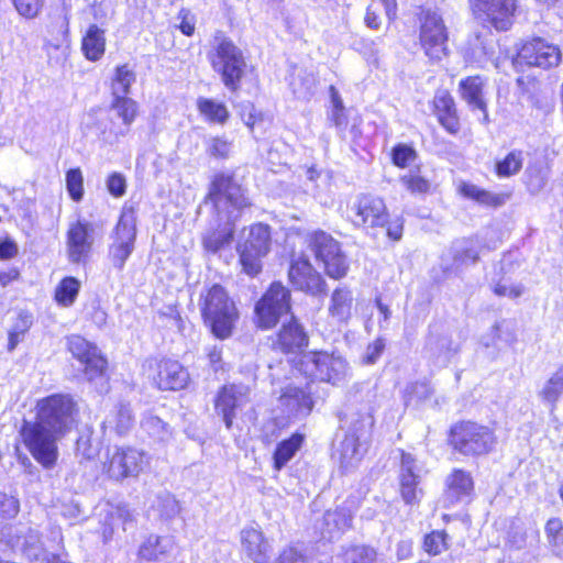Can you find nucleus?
<instances>
[{"label": "nucleus", "mask_w": 563, "mask_h": 563, "mask_svg": "<svg viewBox=\"0 0 563 563\" xmlns=\"http://www.w3.org/2000/svg\"><path fill=\"white\" fill-rule=\"evenodd\" d=\"M485 79L481 76H470L459 84V92L472 111L478 110L483 113V123H488L487 100L485 98Z\"/></svg>", "instance_id": "393cba45"}, {"label": "nucleus", "mask_w": 563, "mask_h": 563, "mask_svg": "<svg viewBox=\"0 0 563 563\" xmlns=\"http://www.w3.org/2000/svg\"><path fill=\"white\" fill-rule=\"evenodd\" d=\"M418 472L416 459L410 453L401 452L399 486L401 498L407 505H418L422 498L423 492L419 487Z\"/></svg>", "instance_id": "4be33fe9"}, {"label": "nucleus", "mask_w": 563, "mask_h": 563, "mask_svg": "<svg viewBox=\"0 0 563 563\" xmlns=\"http://www.w3.org/2000/svg\"><path fill=\"white\" fill-rule=\"evenodd\" d=\"M231 151V144L221 137H213L209 141L208 152L214 157L224 158Z\"/></svg>", "instance_id": "e2e57ef3"}, {"label": "nucleus", "mask_w": 563, "mask_h": 563, "mask_svg": "<svg viewBox=\"0 0 563 563\" xmlns=\"http://www.w3.org/2000/svg\"><path fill=\"white\" fill-rule=\"evenodd\" d=\"M16 545L20 547L29 558L35 560L40 559L42 547L37 531L30 530L29 536L25 537L23 541L18 539Z\"/></svg>", "instance_id": "864d4df0"}, {"label": "nucleus", "mask_w": 563, "mask_h": 563, "mask_svg": "<svg viewBox=\"0 0 563 563\" xmlns=\"http://www.w3.org/2000/svg\"><path fill=\"white\" fill-rule=\"evenodd\" d=\"M419 42L426 56L439 62L446 55L448 33L442 16L432 10L420 14Z\"/></svg>", "instance_id": "9b49d317"}, {"label": "nucleus", "mask_w": 563, "mask_h": 563, "mask_svg": "<svg viewBox=\"0 0 563 563\" xmlns=\"http://www.w3.org/2000/svg\"><path fill=\"white\" fill-rule=\"evenodd\" d=\"M243 553L254 563H267L271 547L263 532L256 528H245L241 531Z\"/></svg>", "instance_id": "a878e982"}, {"label": "nucleus", "mask_w": 563, "mask_h": 563, "mask_svg": "<svg viewBox=\"0 0 563 563\" xmlns=\"http://www.w3.org/2000/svg\"><path fill=\"white\" fill-rule=\"evenodd\" d=\"M159 516L166 519L173 518L179 512V505L176 498L172 495L159 497L158 500Z\"/></svg>", "instance_id": "bf43d9fd"}, {"label": "nucleus", "mask_w": 563, "mask_h": 563, "mask_svg": "<svg viewBox=\"0 0 563 563\" xmlns=\"http://www.w3.org/2000/svg\"><path fill=\"white\" fill-rule=\"evenodd\" d=\"M427 350L432 356L446 363L456 353L457 347L448 335L431 334L427 342Z\"/></svg>", "instance_id": "58836bf2"}, {"label": "nucleus", "mask_w": 563, "mask_h": 563, "mask_svg": "<svg viewBox=\"0 0 563 563\" xmlns=\"http://www.w3.org/2000/svg\"><path fill=\"white\" fill-rule=\"evenodd\" d=\"M316 89V79L313 76H306L298 81L292 82L294 93L300 99H309Z\"/></svg>", "instance_id": "6e6d98bb"}, {"label": "nucleus", "mask_w": 563, "mask_h": 563, "mask_svg": "<svg viewBox=\"0 0 563 563\" xmlns=\"http://www.w3.org/2000/svg\"><path fill=\"white\" fill-rule=\"evenodd\" d=\"M279 402L284 410L295 417L307 416L313 406L312 399L308 393L292 386H287L283 390Z\"/></svg>", "instance_id": "cd10ccee"}, {"label": "nucleus", "mask_w": 563, "mask_h": 563, "mask_svg": "<svg viewBox=\"0 0 563 563\" xmlns=\"http://www.w3.org/2000/svg\"><path fill=\"white\" fill-rule=\"evenodd\" d=\"M209 198L218 211L219 224L216 230L206 232L202 244L206 251L217 253L229 245L233 238L232 222L236 219L234 211L250 205L241 186L227 175L214 177Z\"/></svg>", "instance_id": "f257e3e1"}, {"label": "nucleus", "mask_w": 563, "mask_h": 563, "mask_svg": "<svg viewBox=\"0 0 563 563\" xmlns=\"http://www.w3.org/2000/svg\"><path fill=\"white\" fill-rule=\"evenodd\" d=\"M80 282L75 277H65L55 289V300L63 307H70L79 292Z\"/></svg>", "instance_id": "a19ab883"}, {"label": "nucleus", "mask_w": 563, "mask_h": 563, "mask_svg": "<svg viewBox=\"0 0 563 563\" xmlns=\"http://www.w3.org/2000/svg\"><path fill=\"white\" fill-rule=\"evenodd\" d=\"M423 549L431 555H438L448 549V534L443 530H435L427 534Z\"/></svg>", "instance_id": "49530a36"}, {"label": "nucleus", "mask_w": 563, "mask_h": 563, "mask_svg": "<svg viewBox=\"0 0 563 563\" xmlns=\"http://www.w3.org/2000/svg\"><path fill=\"white\" fill-rule=\"evenodd\" d=\"M22 443L32 457L44 468L51 470L58 460V442L65 434L34 419L24 420L20 430Z\"/></svg>", "instance_id": "7ed1b4c3"}, {"label": "nucleus", "mask_w": 563, "mask_h": 563, "mask_svg": "<svg viewBox=\"0 0 563 563\" xmlns=\"http://www.w3.org/2000/svg\"><path fill=\"white\" fill-rule=\"evenodd\" d=\"M331 109L328 118L340 130H344L347 125V117L343 101L334 86H330Z\"/></svg>", "instance_id": "a18cd8bd"}, {"label": "nucleus", "mask_w": 563, "mask_h": 563, "mask_svg": "<svg viewBox=\"0 0 563 563\" xmlns=\"http://www.w3.org/2000/svg\"><path fill=\"white\" fill-rule=\"evenodd\" d=\"M81 51L88 60H99L106 51L104 30L97 24L89 25L81 40Z\"/></svg>", "instance_id": "473e14b6"}, {"label": "nucleus", "mask_w": 563, "mask_h": 563, "mask_svg": "<svg viewBox=\"0 0 563 563\" xmlns=\"http://www.w3.org/2000/svg\"><path fill=\"white\" fill-rule=\"evenodd\" d=\"M250 390L244 385H227L221 388L216 398L214 408L223 418L225 427H232L233 419L238 417L250 402Z\"/></svg>", "instance_id": "412c9836"}, {"label": "nucleus", "mask_w": 563, "mask_h": 563, "mask_svg": "<svg viewBox=\"0 0 563 563\" xmlns=\"http://www.w3.org/2000/svg\"><path fill=\"white\" fill-rule=\"evenodd\" d=\"M290 362L305 376L334 386L343 383L349 375L347 362L335 353L308 352Z\"/></svg>", "instance_id": "39448f33"}, {"label": "nucleus", "mask_w": 563, "mask_h": 563, "mask_svg": "<svg viewBox=\"0 0 563 563\" xmlns=\"http://www.w3.org/2000/svg\"><path fill=\"white\" fill-rule=\"evenodd\" d=\"M563 394V367L556 371L549 380L544 384L542 389L539 393L540 398L551 405L554 406L559 400L560 396Z\"/></svg>", "instance_id": "79ce46f5"}, {"label": "nucleus", "mask_w": 563, "mask_h": 563, "mask_svg": "<svg viewBox=\"0 0 563 563\" xmlns=\"http://www.w3.org/2000/svg\"><path fill=\"white\" fill-rule=\"evenodd\" d=\"M103 531L104 539H110L117 529L125 531L134 521V515L124 505L107 504L104 508Z\"/></svg>", "instance_id": "c756f323"}, {"label": "nucleus", "mask_w": 563, "mask_h": 563, "mask_svg": "<svg viewBox=\"0 0 563 563\" xmlns=\"http://www.w3.org/2000/svg\"><path fill=\"white\" fill-rule=\"evenodd\" d=\"M473 488L471 475L462 470H455L446 478L445 498L454 504L470 497Z\"/></svg>", "instance_id": "2f4dec72"}, {"label": "nucleus", "mask_w": 563, "mask_h": 563, "mask_svg": "<svg viewBox=\"0 0 563 563\" xmlns=\"http://www.w3.org/2000/svg\"><path fill=\"white\" fill-rule=\"evenodd\" d=\"M560 60L561 52L558 46L542 38H534L521 46L512 64L516 68L522 70L523 66L550 68L558 66Z\"/></svg>", "instance_id": "f3484780"}, {"label": "nucleus", "mask_w": 563, "mask_h": 563, "mask_svg": "<svg viewBox=\"0 0 563 563\" xmlns=\"http://www.w3.org/2000/svg\"><path fill=\"white\" fill-rule=\"evenodd\" d=\"M416 158V152L408 145H398L393 150V162L399 167H406Z\"/></svg>", "instance_id": "13d9d810"}, {"label": "nucleus", "mask_w": 563, "mask_h": 563, "mask_svg": "<svg viewBox=\"0 0 563 563\" xmlns=\"http://www.w3.org/2000/svg\"><path fill=\"white\" fill-rule=\"evenodd\" d=\"M302 441V435L295 433L277 445L274 453V467L276 471H280L294 457L300 449Z\"/></svg>", "instance_id": "4c0bfd02"}, {"label": "nucleus", "mask_w": 563, "mask_h": 563, "mask_svg": "<svg viewBox=\"0 0 563 563\" xmlns=\"http://www.w3.org/2000/svg\"><path fill=\"white\" fill-rule=\"evenodd\" d=\"M180 19L179 29L185 35H192L195 31V16L187 9H181L178 13Z\"/></svg>", "instance_id": "338daca9"}, {"label": "nucleus", "mask_w": 563, "mask_h": 563, "mask_svg": "<svg viewBox=\"0 0 563 563\" xmlns=\"http://www.w3.org/2000/svg\"><path fill=\"white\" fill-rule=\"evenodd\" d=\"M434 109L441 125L451 134L460 130L455 102L452 96L445 91H439L434 97Z\"/></svg>", "instance_id": "c85d7f7f"}, {"label": "nucleus", "mask_w": 563, "mask_h": 563, "mask_svg": "<svg viewBox=\"0 0 563 563\" xmlns=\"http://www.w3.org/2000/svg\"><path fill=\"white\" fill-rule=\"evenodd\" d=\"M388 217L385 201L374 195H358L351 200L347 207V218L357 228H384L388 222Z\"/></svg>", "instance_id": "f8f14e48"}, {"label": "nucleus", "mask_w": 563, "mask_h": 563, "mask_svg": "<svg viewBox=\"0 0 563 563\" xmlns=\"http://www.w3.org/2000/svg\"><path fill=\"white\" fill-rule=\"evenodd\" d=\"M208 58L213 70L221 76L223 85L236 91L246 68L242 51L230 38L217 35Z\"/></svg>", "instance_id": "20e7f679"}, {"label": "nucleus", "mask_w": 563, "mask_h": 563, "mask_svg": "<svg viewBox=\"0 0 563 563\" xmlns=\"http://www.w3.org/2000/svg\"><path fill=\"white\" fill-rule=\"evenodd\" d=\"M136 218L133 210H124L115 227L113 242L109 250L110 258L121 269L134 250Z\"/></svg>", "instance_id": "2eb2a0df"}, {"label": "nucleus", "mask_w": 563, "mask_h": 563, "mask_svg": "<svg viewBox=\"0 0 563 563\" xmlns=\"http://www.w3.org/2000/svg\"><path fill=\"white\" fill-rule=\"evenodd\" d=\"M269 247L268 225L257 223L242 231L236 251L242 268L247 275L255 276L261 272L262 258L268 254Z\"/></svg>", "instance_id": "0eeeda50"}, {"label": "nucleus", "mask_w": 563, "mask_h": 563, "mask_svg": "<svg viewBox=\"0 0 563 563\" xmlns=\"http://www.w3.org/2000/svg\"><path fill=\"white\" fill-rule=\"evenodd\" d=\"M18 13L25 19L36 18L44 4V0H12Z\"/></svg>", "instance_id": "5fc2aeb1"}, {"label": "nucleus", "mask_w": 563, "mask_h": 563, "mask_svg": "<svg viewBox=\"0 0 563 563\" xmlns=\"http://www.w3.org/2000/svg\"><path fill=\"white\" fill-rule=\"evenodd\" d=\"M137 103L133 99L126 96L113 97L109 107L110 128L102 131V139L112 143L126 135L137 117Z\"/></svg>", "instance_id": "dca6fc26"}, {"label": "nucleus", "mask_w": 563, "mask_h": 563, "mask_svg": "<svg viewBox=\"0 0 563 563\" xmlns=\"http://www.w3.org/2000/svg\"><path fill=\"white\" fill-rule=\"evenodd\" d=\"M67 345L73 356L84 365L85 375L89 380L103 375L107 361L96 345L76 334L67 338Z\"/></svg>", "instance_id": "aec40b11"}, {"label": "nucleus", "mask_w": 563, "mask_h": 563, "mask_svg": "<svg viewBox=\"0 0 563 563\" xmlns=\"http://www.w3.org/2000/svg\"><path fill=\"white\" fill-rule=\"evenodd\" d=\"M19 511V499L13 495L0 493V523L15 518Z\"/></svg>", "instance_id": "3c124183"}, {"label": "nucleus", "mask_w": 563, "mask_h": 563, "mask_svg": "<svg viewBox=\"0 0 563 563\" xmlns=\"http://www.w3.org/2000/svg\"><path fill=\"white\" fill-rule=\"evenodd\" d=\"M92 14L96 21L104 23L114 15V3L112 0H102L93 4Z\"/></svg>", "instance_id": "052dcab7"}, {"label": "nucleus", "mask_w": 563, "mask_h": 563, "mask_svg": "<svg viewBox=\"0 0 563 563\" xmlns=\"http://www.w3.org/2000/svg\"><path fill=\"white\" fill-rule=\"evenodd\" d=\"M497 441L494 430L474 421H462L451 430V442L464 455H483L493 450Z\"/></svg>", "instance_id": "6e6552de"}, {"label": "nucleus", "mask_w": 563, "mask_h": 563, "mask_svg": "<svg viewBox=\"0 0 563 563\" xmlns=\"http://www.w3.org/2000/svg\"><path fill=\"white\" fill-rule=\"evenodd\" d=\"M353 307V294L347 287H338L331 295L328 311L339 322L350 319Z\"/></svg>", "instance_id": "72a5a7b5"}, {"label": "nucleus", "mask_w": 563, "mask_h": 563, "mask_svg": "<svg viewBox=\"0 0 563 563\" xmlns=\"http://www.w3.org/2000/svg\"><path fill=\"white\" fill-rule=\"evenodd\" d=\"M196 104L200 115L210 123L224 124L229 119V110L223 102L200 97Z\"/></svg>", "instance_id": "f704fd0d"}, {"label": "nucleus", "mask_w": 563, "mask_h": 563, "mask_svg": "<svg viewBox=\"0 0 563 563\" xmlns=\"http://www.w3.org/2000/svg\"><path fill=\"white\" fill-rule=\"evenodd\" d=\"M288 276L292 286L301 291L317 295L324 290L323 278L305 257H299L291 263Z\"/></svg>", "instance_id": "5701e85b"}, {"label": "nucleus", "mask_w": 563, "mask_h": 563, "mask_svg": "<svg viewBox=\"0 0 563 563\" xmlns=\"http://www.w3.org/2000/svg\"><path fill=\"white\" fill-rule=\"evenodd\" d=\"M473 14L490 22L497 30H507L516 11L515 0H470Z\"/></svg>", "instance_id": "6ab92c4d"}, {"label": "nucleus", "mask_w": 563, "mask_h": 563, "mask_svg": "<svg viewBox=\"0 0 563 563\" xmlns=\"http://www.w3.org/2000/svg\"><path fill=\"white\" fill-rule=\"evenodd\" d=\"M108 191L114 197H122L125 194L126 181L122 174L112 173L107 179Z\"/></svg>", "instance_id": "680f3d73"}, {"label": "nucleus", "mask_w": 563, "mask_h": 563, "mask_svg": "<svg viewBox=\"0 0 563 563\" xmlns=\"http://www.w3.org/2000/svg\"><path fill=\"white\" fill-rule=\"evenodd\" d=\"M375 560L374 549L365 545L353 547L344 553V563H374Z\"/></svg>", "instance_id": "de8ad7c7"}, {"label": "nucleus", "mask_w": 563, "mask_h": 563, "mask_svg": "<svg viewBox=\"0 0 563 563\" xmlns=\"http://www.w3.org/2000/svg\"><path fill=\"white\" fill-rule=\"evenodd\" d=\"M457 192L464 198L472 199L485 206L496 207L503 203V198L499 195H495L466 181L459 183Z\"/></svg>", "instance_id": "e433bc0d"}, {"label": "nucleus", "mask_w": 563, "mask_h": 563, "mask_svg": "<svg viewBox=\"0 0 563 563\" xmlns=\"http://www.w3.org/2000/svg\"><path fill=\"white\" fill-rule=\"evenodd\" d=\"M385 349V343L382 339L375 340L373 343L368 344L365 354L363 356V363L365 364H374L382 355Z\"/></svg>", "instance_id": "69168bd1"}, {"label": "nucleus", "mask_w": 563, "mask_h": 563, "mask_svg": "<svg viewBox=\"0 0 563 563\" xmlns=\"http://www.w3.org/2000/svg\"><path fill=\"white\" fill-rule=\"evenodd\" d=\"M148 377L162 390H179L187 386L189 374L177 361L151 360L147 362Z\"/></svg>", "instance_id": "a211bd4d"}, {"label": "nucleus", "mask_w": 563, "mask_h": 563, "mask_svg": "<svg viewBox=\"0 0 563 563\" xmlns=\"http://www.w3.org/2000/svg\"><path fill=\"white\" fill-rule=\"evenodd\" d=\"M134 424V418L129 406L121 405L111 411L103 421V428L122 435Z\"/></svg>", "instance_id": "c9c22d12"}, {"label": "nucleus", "mask_w": 563, "mask_h": 563, "mask_svg": "<svg viewBox=\"0 0 563 563\" xmlns=\"http://www.w3.org/2000/svg\"><path fill=\"white\" fill-rule=\"evenodd\" d=\"M141 426L143 430L156 442H167L173 435V431L168 423L164 422L159 417L147 415L143 418Z\"/></svg>", "instance_id": "ea45409f"}, {"label": "nucleus", "mask_w": 563, "mask_h": 563, "mask_svg": "<svg viewBox=\"0 0 563 563\" xmlns=\"http://www.w3.org/2000/svg\"><path fill=\"white\" fill-rule=\"evenodd\" d=\"M545 533L550 543L558 544L563 540V526L559 519H550L545 526Z\"/></svg>", "instance_id": "0e129e2a"}, {"label": "nucleus", "mask_w": 563, "mask_h": 563, "mask_svg": "<svg viewBox=\"0 0 563 563\" xmlns=\"http://www.w3.org/2000/svg\"><path fill=\"white\" fill-rule=\"evenodd\" d=\"M77 413V402L69 394L49 395L35 406V419L65 435L74 427Z\"/></svg>", "instance_id": "423d86ee"}, {"label": "nucleus", "mask_w": 563, "mask_h": 563, "mask_svg": "<svg viewBox=\"0 0 563 563\" xmlns=\"http://www.w3.org/2000/svg\"><path fill=\"white\" fill-rule=\"evenodd\" d=\"M400 183L411 194H426L430 189L429 180L415 173H408L401 176Z\"/></svg>", "instance_id": "603ef678"}, {"label": "nucleus", "mask_w": 563, "mask_h": 563, "mask_svg": "<svg viewBox=\"0 0 563 563\" xmlns=\"http://www.w3.org/2000/svg\"><path fill=\"white\" fill-rule=\"evenodd\" d=\"M289 311V290L280 283H274L255 306L257 325L262 329H271Z\"/></svg>", "instance_id": "ddd939ff"}, {"label": "nucleus", "mask_w": 563, "mask_h": 563, "mask_svg": "<svg viewBox=\"0 0 563 563\" xmlns=\"http://www.w3.org/2000/svg\"><path fill=\"white\" fill-rule=\"evenodd\" d=\"M373 426L374 417L371 413H365L353 423L352 429L345 433L335 446L333 457L343 472H351L360 465L366 452V443L363 437Z\"/></svg>", "instance_id": "1a4fd4ad"}, {"label": "nucleus", "mask_w": 563, "mask_h": 563, "mask_svg": "<svg viewBox=\"0 0 563 563\" xmlns=\"http://www.w3.org/2000/svg\"><path fill=\"white\" fill-rule=\"evenodd\" d=\"M150 460L143 450L133 446H115L112 451H108L103 472L110 479L117 482L134 478L150 466Z\"/></svg>", "instance_id": "9d476101"}, {"label": "nucleus", "mask_w": 563, "mask_h": 563, "mask_svg": "<svg viewBox=\"0 0 563 563\" xmlns=\"http://www.w3.org/2000/svg\"><path fill=\"white\" fill-rule=\"evenodd\" d=\"M351 510L346 507H339L335 510H328L324 514V523L328 532L343 531L350 527L352 521Z\"/></svg>", "instance_id": "37998d69"}, {"label": "nucleus", "mask_w": 563, "mask_h": 563, "mask_svg": "<svg viewBox=\"0 0 563 563\" xmlns=\"http://www.w3.org/2000/svg\"><path fill=\"white\" fill-rule=\"evenodd\" d=\"M522 167V157L520 152L509 153L504 161L497 164V174L501 177H509L517 174Z\"/></svg>", "instance_id": "09e8293b"}, {"label": "nucleus", "mask_w": 563, "mask_h": 563, "mask_svg": "<svg viewBox=\"0 0 563 563\" xmlns=\"http://www.w3.org/2000/svg\"><path fill=\"white\" fill-rule=\"evenodd\" d=\"M66 187L73 200L79 201L84 195V177L79 168H74L66 174Z\"/></svg>", "instance_id": "8fccbe9b"}, {"label": "nucleus", "mask_w": 563, "mask_h": 563, "mask_svg": "<svg viewBox=\"0 0 563 563\" xmlns=\"http://www.w3.org/2000/svg\"><path fill=\"white\" fill-rule=\"evenodd\" d=\"M276 346L286 353H296L307 344V336L301 325L294 319L284 324L278 332Z\"/></svg>", "instance_id": "7c9ffc66"}, {"label": "nucleus", "mask_w": 563, "mask_h": 563, "mask_svg": "<svg viewBox=\"0 0 563 563\" xmlns=\"http://www.w3.org/2000/svg\"><path fill=\"white\" fill-rule=\"evenodd\" d=\"M310 246L317 260L323 263L329 277L340 279L347 273V263L339 243L323 231L314 232L310 238Z\"/></svg>", "instance_id": "4468645a"}, {"label": "nucleus", "mask_w": 563, "mask_h": 563, "mask_svg": "<svg viewBox=\"0 0 563 563\" xmlns=\"http://www.w3.org/2000/svg\"><path fill=\"white\" fill-rule=\"evenodd\" d=\"M31 325V320L27 316H21L20 323H18L13 330L9 332L8 350L13 351L22 340L24 333Z\"/></svg>", "instance_id": "4d7b16f0"}, {"label": "nucleus", "mask_w": 563, "mask_h": 563, "mask_svg": "<svg viewBox=\"0 0 563 563\" xmlns=\"http://www.w3.org/2000/svg\"><path fill=\"white\" fill-rule=\"evenodd\" d=\"M135 81V74L128 65L117 67L112 81V97L126 96L131 85Z\"/></svg>", "instance_id": "c03bdc74"}, {"label": "nucleus", "mask_w": 563, "mask_h": 563, "mask_svg": "<svg viewBox=\"0 0 563 563\" xmlns=\"http://www.w3.org/2000/svg\"><path fill=\"white\" fill-rule=\"evenodd\" d=\"M176 550V543L170 537L150 536L140 547L139 555L148 562H164Z\"/></svg>", "instance_id": "bb28decb"}, {"label": "nucleus", "mask_w": 563, "mask_h": 563, "mask_svg": "<svg viewBox=\"0 0 563 563\" xmlns=\"http://www.w3.org/2000/svg\"><path fill=\"white\" fill-rule=\"evenodd\" d=\"M302 555L292 547L286 548L275 563H302Z\"/></svg>", "instance_id": "774afa93"}, {"label": "nucleus", "mask_w": 563, "mask_h": 563, "mask_svg": "<svg viewBox=\"0 0 563 563\" xmlns=\"http://www.w3.org/2000/svg\"><path fill=\"white\" fill-rule=\"evenodd\" d=\"M200 308L206 322L220 339L231 335L239 318L234 301L220 285H213L201 295Z\"/></svg>", "instance_id": "f03ea898"}, {"label": "nucleus", "mask_w": 563, "mask_h": 563, "mask_svg": "<svg viewBox=\"0 0 563 563\" xmlns=\"http://www.w3.org/2000/svg\"><path fill=\"white\" fill-rule=\"evenodd\" d=\"M93 244V228L88 222L77 221L67 232V252L71 263L86 261Z\"/></svg>", "instance_id": "b1692460"}]
</instances>
